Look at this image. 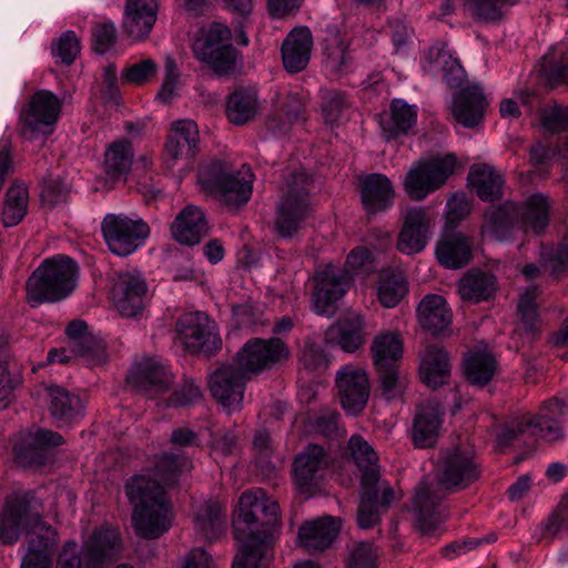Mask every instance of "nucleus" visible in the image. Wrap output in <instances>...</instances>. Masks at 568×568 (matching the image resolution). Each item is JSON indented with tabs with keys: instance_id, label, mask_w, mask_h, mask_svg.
Returning <instances> with one entry per match:
<instances>
[{
	"instance_id": "obj_35",
	"label": "nucleus",
	"mask_w": 568,
	"mask_h": 568,
	"mask_svg": "<svg viewBox=\"0 0 568 568\" xmlns=\"http://www.w3.org/2000/svg\"><path fill=\"white\" fill-rule=\"evenodd\" d=\"M394 195L392 182L385 175L374 173L361 179V199L367 213L375 214L389 209Z\"/></svg>"
},
{
	"instance_id": "obj_37",
	"label": "nucleus",
	"mask_w": 568,
	"mask_h": 568,
	"mask_svg": "<svg viewBox=\"0 0 568 568\" xmlns=\"http://www.w3.org/2000/svg\"><path fill=\"white\" fill-rule=\"evenodd\" d=\"M450 361L447 352L437 346L429 345L420 358L419 374L422 381L432 388L446 384L450 377Z\"/></svg>"
},
{
	"instance_id": "obj_14",
	"label": "nucleus",
	"mask_w": 568,
	"mask_h": 568,
	"mask_svg": "<svg viewBox=\"0 0 568 568\" xmlns=\"http://www.w3.org/2000/svg\"><path fill=\"white\" fill-rule=\"evenodd\" d=\"M446 491L440 486L420 480L415 487L412 498L410 511L413 523L425 536H432L446 518L445 508L442 504Z\"/></svg>"
},
{
	"instance_id": "obj_4",
	"label": "nucleus",
	"mask_w": 568,
	"mask_h": 568,
	"mask_svg": "<svg viewBox=\"0 0 568 568\" xmlns=\"http://www.w3.org/2000/svg\"><path fill=\"white\" fill-rule=\"evenodd\" d=\"M254 174L247 164L234 170L229 162L213 160L200 166L197 181L201 187L230 209L248 202Z\"/></svg>"
},
{
	"instance_id": "obj_60",
	"label": "nucleus",
	"mask_w": 568,
	"mask_h": 568,
	"mask_svg": "<svg viewBox=\"0 0 568 568\" xmlns=\"http://www.w3.org/2000/svg\"><path fill=\"white\" fill-rule=\"evenodd\" d=\"M541 72L551 85L565 81L568 75V50L557 59L554 52H548L541 60Z\"/></svg>"
},
{
	"instance_id": "obj_42",
	"label": "nucleus",
	"mask_w": 568,
	"mask_h": 568,
	"mask_svg": "<svg viewBox=\"0 0 568 568\" xmlns=\"http://www.w3.org/2000/svg\"><path fill=\"white\" fill-rule=\"evenodd\" d=\"M495 291V275L480 270L467 272L458 282V293L462 300L471 303H480L489 300Z\"/></svg>"
},
{
	"instance_id": "obj_15",
	"label": "nucleus",
	"mask_w": 568,
	"mask_h": 568,
	"mask_svg": "<svg viewBox=\"0 0 568 568\" xmlns=\"http://www.w3.org/2000/svg\"><path fill=\"white\" fill-rule=\"evenodd\" d=\"M248 379L250 377L231 361L211 373L209 388L216 402L232 413L242 408Z\"/></svg>"
},
{
	"instance_id": "obj_1",
	"label": "nucleus",
	"mask_w": 568,
	"mask_h": 568,
	"mask_svg": "<svg viewBox=\"0 0 568 568\" xmlns=\"http://www.w3.org/2000/svg\"><path fill=\"white\" fill-rule=\"evenodd\" d=\"M280 521V506L262 489L244 491L234 519V537L242 545L232 568H261Z\"/></svg>"
},
{
	"instance_id": "obj_53",
	"label": "nucleus",
	"mask_w": 568,
	"mask_h": 568,
	"mask_svg": "<svg viewBox=\"0 0 568 568\" xmlns=\"http://www.w3.org/2000/svg\"><path fill=\"white\" fill-rule=\"evenodd\" d=\"M540 262L556 280L568 271V230L557 245L541 246Z\"/></svg>"
},
{
	"instance_id": "obj_62",
	"label": "nucleus",
	"mask_w": 568,
	"mask_h": 568,
	"mask_svg": "<svg viewBox=\"0 0 568 568\" xmlns=\"http://www.w3.org/2000/svg\"><path fill=\"white\" fill-rule=\"evenodd\" d=\"M91 33L93 50L100 54L110 51L116 42V28L111 21L94 23Z\"/></svg>"
},
{
	"instance_id": "obj_58",
	"label": "nucleus",
	"mask_w": 568,
	"mask_h": 568,
	"mask_svg": "<svg viewBox=\"0 0 568 568\" xmlns=\"http://www.w3.org/2000/svg\"><path fill=\"white\" fill-rule=\"evenodd\" d=\"M377 549L372 542L358 541L348 547L346 568H377Z\"/></svg>"
},
{
	"instance_id": "obj_30",
	"label": "nucleus",
	"mask_w": 568,
	"mask_h": 568,
	"mask_svg": "<svg viewBox=\"0 0 568 568\" xmlns=\"http://www.w3.org/2000/svg\"><path fill=\"white\" fill-rule=\"evenodd\" d=\"M326 343L339 347L346 353H354L365 342V322L358 314H351L331 325L325 333Z\"/></svg>"
},
{
	"instance_id": "obj_28",
	"label": "nucleus",
	"mask_w": 568,
	"mask_h": 568,
	"mask_svg": "<svg viewBox=\"0 0 568 568\" xmlns=\"http://www.w3.org/2000/svg\"><path fill=\"white\" fill-rule=\"evenodd\" d=\"M158 0H126L123 30L134 40L149 37L158 18Z\"/></svg>"
},
{
	"instance_id": "obj_25",
	"label": "nucleus",
	"mask_w": 568,
	"mask_h": 568,
	"mask_svg": "<svg viewBox=\"0 0 568 568\" xmlns=\"http://www.w3.org/2000/svg\"><path fill=\"white\" fill-rule=\"evenodd\" d=\"M146 283L139 274H120L112 287V301L122 316H136L144 307Z\"/></svg>"
},
{
	"instance_id": "obj_34",
	"label": "nucleus",
	"mask_w": 568,
	"mask_h": 568,
	"mask_svg": "<svg viewBox=\"0 0 568 568\" xmlns=\"http://www.w3.org/2000/svg\"><path fill=\"white\" fill-rule=\"evenodd\" d=\"M171 231L179 243L195 245L207 235L209 224L199 206L187 205L176 215Z\"/></svg>"
},
{
	"instance_id": "obj_48",
	"label": "nucleus",
	"mask_w": 568,
	"mask_h": 568,
	"mask_svg": "<svg viewBox=\"0 0 568 568\" xmlns=\"http://www.w3.org/2000/svg\"><path fill=\"white\" fill-rule=\"evenodd\" d=\"M516 204H505L491 207L485 213V222L481 227L484 236L496 241H505L509 237L516 219Z\"/></svg>"
},
{
	"instance_id": "obj_31",
	"label": "nucleus",
	"mask_w": 568,
	"mask_h": 568,
	"mask_svg": "<svg viewBox=\"0 0 568 568\" xmlns=\"http://www.w3.org/2000/svg\"><path fill=\"white\" fill-rule=\"evenodd\" d=\"M488 105L481 87L467 85L459 90L454 98L453 114L466 128H475L483 120Z\"/></svg>"
},
{
	"instance_id": "obj_22",
	"label": "nucleus",
	"mask_w": 568,
	"mask_h": 568,
	"mask_svg": "<svg viewBox=\"0 0 568 568\" xmlns=\"http://www.w3.org/2000/svg\"><path fill=\"white\" fill-rule=\"evenodd\" d=\"M314 282L315 287L312 294L314 311L318 315L333 314L334 304L345 294L349 285V276L333 265H326L316 272Z\"/></svg>"
},
{
	"instance_id": "obj_13",
	"label": "nucleus",
	"mask_w": 568,
	"mask_h": 568,
	"mask_svg": "<svg viewBox=\"0 0 568 568\" xmlns=\"http://www.w3.org/2000/svg\"><path fill=\"white\" fill-rule=\"evenodd\" d=\"M176 334L185 348L192 353L211 355L222 347L215 322L203 312L181 315L176 322Z\"/></svg>"
},
{
	"instance_id": "obj_8",
	"label": "nucleus",
	"mask_w": 568,
	"mask_h": 568,
	"mask_svg": "<svg viewBox=\"0 0 568 568\" xmlns=\"http://www.w3.org/2000/svg\"><path fill=\"white\" fill-rule=\"evenodd\" d=\"M371 353L383 394L387 399L394 398L404 386V377L399 373L403 357L400 335L396 332L378 334L372 343Z\"/></svg>"
},
{
	"instance_id": "obj_39",
	"label": "nucleus",
	"mask_w": 568,
	"mask_h": 568,
	"mask_svg": "<svg viewBox=\"0 0 568 568\" xmlns=\"http://www.w3.org/2000/svg\"><path fill=\"white\" fill-rule=\"evenodd\" d=\"M549 201L544 194H532L523 205H516V219L524 231L540 234L549 223Z\"/></svg>"
},
{
	"instance_id": "obj_41",
	"label": "nucleus",
	"mask_w": 568,
	"mask_h": 568,
	"mask_svg": "<svg viewBox=\"0 0 568 568\" xmlns=\"http://www.w3.org/2000/svg\"><path fill=\"white\" fill-rule=\"evenodd\" d=\"M50 413L61 425L75 422L83 416L84 406L78 395L71 394L63 387L50 386Z\"/></svg>"
},
{
	"instance_id": "obj_33",
	"label": "nucleus",
	"mask_w": 568,
	"mask_h": 568,
	"mask_svg": "<svg viewBox=\"0 0 568 568\" xmlns=\"http://www.w3.org/2000/svg\"><path fill=\"white\" fill-rule=\"evenodd\" d=\"M313 37L308 28H295L282 44L283 65L290 73L304 70L311 59Z\"/></svg>"
},
{
	"instance_id": "obj_61",
	"label": "nucleus",
	"mask_w": 568,
	"mask_h": 568,
	"mask_svg": "<svg viewBox=\"0 0 568 568\" xmlns=\"http://www.w3.org/2000/svg\"><path fill=\"white\" fill-rule=\"evenodd\" d=\"M69 186L61 176H48L43 180L41 189L42 205L52 209L67 200Z\"/></svg>"
},
{
	"instance_id": "obj_52",
	"label": "nucleus",
	"mask_w": 568,
	"mask_h": 568,
	"mask_svg": "<svg viewBox=\"0 0 568 568\" xmlns=\"http://www.w3.org/2000/svg\"><path fill=\"white\" fill-rule=\"evenodd\" d=\"M322 114L327 124L335 125L348 118L351 102L348 97L335 89L322 90Z\"/></svg>"
},
{
	"instance_id": "obj_36",
	"label": "nucleus",
	"mask_w": 568,
	"mask_h": 568,
	"mask_svg": "<svg viewBox=\"0 0 568 568\" xmlns=\"http://www.w3.org/2000/svg\"><path fill=\"white\" fill-rule=\"evenodd\" d=\"M199 142L196 123L190 119L178 120L171 125L165 151L173 160L191 159L196 154Z\"/></svg>"
},
{
	"instance_id": "obj_29",
	"label": "nucleus",
	"mask_w": 568,
	"mask_h": 568,
	"mask_svg": "<svg viewBox=\"0 0 568 568\" xmlns=\"http://www.w3.org/2000/svg\"><path fill=\"white\" fill-rule=\"evenodd\" d=\"M443 424V412L438 404L425 402L420 404L413 420L412 440L417 448L433 447L439 436Z\"/></svg>"
},
{
	"instance_id": "obj_27",
	"label": "nucleus",
	"mask_w": 568,
	"mask_h": 568,
	"mask_svg": "<svg viewBox=\"0 0 568 568\" xmlns=\"http://www.w3.org/2000/svg\"><path fill=\"white\" fill-rule=\"evenodd\" d=\"M348 47L349 41L342 37L338 27L327 24L323 39V54L324 67L329 73L342 75L353 70L354 58Z\"/></svg>"
},
{
	"instance_id": "obj_32",
	"label": "nucleus",
	"mask_w": 568,
	"mask_h": 568,
	"mask_svg": "<svg viewBox=\"0 0 568 568\" xmlns=\"http://www.w3.org/2000/svg\"><path fill=\"white\" fill-rule=\"evenodd\" d=\"M341 525L339 518L331 516L307 523L298 530L300 544L310 554L325 550L337 537Z\"/></svg>"
},
{
	"instance_id": "obj_43",
	"label": "nucleus",
	"mask_w": 568,
	"mask_h": 568,
	"mask_svg": "<svg viewBox=\"0 0 568 568\" xmlns=\"http://www.w3.org/2000/svg\"><path fill=\"white\" fill-rule=\"evenodd\" d=\"M196 532L206 540L217 538L225 527V511L216 500L205 501L194 510Z\"/></svg>"
},
{
	"instance_id": "obj_46",
	"label": "nucleus",
	"mask_w": 568,
	"mask_h": 568,
	"mask_svg": "<svg viewBox=\"0 0 568 568\" xmlns=\"http://www.w3.org/2000/svg\"><path fill=\"white\" fill-rule=\"evenodd\" d=\"M134 152L129 140H116L105 150L103 171L112 180H121L130 172L133 164Z\"/></svg>"
},
{
	"instance_id": "obj_11",
	"label": "nucleus",
	"mask_w": 568,
	"mask_h": 568,
	"mask_svg": "<svg viewBox=\"0 0 568 568\" xmlns=\"http://www.w3.org/2000/svg\"><path fill=\"white\" fill-rule=\"evenodd\" d=\"M101 231L109 250L119 256H128L138 250L150 234L149 225L124 214H106Z\"/></svg>"
},
{
	"instance_id": "obj_2",
	"label": "nucleus",
	"mask_w": 568,
	"mask_h": 568,
	"mask_svg": "<svg viewBox=\"0 0 568 568\" xmlns=\"http://www.w3.org/2000/svg\"><path fill=\"white\" fill-rule=\"evenodd\" d=\"M23 530L28 532L29 541L21 568H51L58 532L31 510L27 496H14L0 513V541L14 544Z\"/></svg>"
},
{
	"instance_id": "obj_38",
	"label": "nucleus",
	"mask_w": 568,
	"mask_h": 568,
	"mask_svg": "<svg viewBox=\"0 0 568 568\" xmlns=\"http://www.w3.org/2000/svg\"><path fill=\"white\" fill-rule=\"evenodd\" d=\"M420 326L432 334L443 333L452 324V312L440 295H426L417 307Z\"/></svg>"
},
{
	"instance_id": "obj_7",
	"label": "nucleus",
	"mask_w": 568,
	"mask_h": 568,
	"mask_svg": "<svg viewBox=\"0 0 568 568\" xmlns=\"http://www.w3.org/2000/svg\"><path fill=\"white\" fill-rule=\"evenodd\" d=\"M312 183L311 176L303 170L285 174L274 222L280 239H293L310 215Z\"/></svg>"
},
{
	"instance_id": "obj_16",
	"label": "nucleus",
	"mask_w": 568,
	"mask_h": 568,
	"mask_svg": "<svg viewBox=\"0 0 568 568\" xmlns=\"http://www.w3.org/2000/svg\"><path fill=\"white\" fill-rule=\"evenodd\" d=\"M288 355V347L280 338H252L241 347L232 362L251 378Z\"/></svg>"
},
{
	"instance_id": "obj_55",
	"label": "nucleus",
	"mask_w": 568,
	"mask_h": 568,
	"mask_svg": "<svg viewBox=\"0 0 568 568\" xmlns=\"http://www.w3.org/2000/svg\"><path fill=\"white\" fill-rule=\"evenodd\" d=\"M361 503L357 510V523L361 528H371L379 520L377 510L378 484L361 485Z\"/></svg>"
},
{
	"instance_id": "obj_24",
	"label": "nucleus",
	"mask_w": 568,
	"mask_h": 568,
	"mask_svg": "<svg viewBox=\"0 0 568 568\" xmlns=\"http://www.w3.org/2000/svg\"><path fill=\"white\" fill-rule=\"evenodd\" d=\"M474 239L460 231L446 229L439 236L435 254L438 263L448 270H459L473 258Z\"/></svg>"
},
{
	"instance_id": "obj_64",
	"label": "nucleus",
	"mask_w": 568,
	"mask_h": 568,
	"mask_svg": "<svg viewBox=\"0 0 568 568\" xmlns=\"http://www.w3.org/2000/svg\"><path fill=\"white\" fill-rule=\"evenodd\" d=\"M80 52V42L74 31H65L58 40L52 53L61 63L70 65Z\"/></svg>"
},
{
	"instance_id": "obj_23",
	"label": "nucleus",
	"mask_w": 568,
	"mask_h": 568,
	"mask_svg": "<svg viewBox=\"0 0 568 568\" xmlns=\"http://www.w3.org/2000/svg\"><path fill=\"white\" fill-rule=\"evenodd\" d=\"M122 549L121 532L118 528L95 529L83 544L84 568H104V565L118 557Z\"/></svg>"
},
{
	"instance_id": "obj_5",
	"label": "nucleus",
	"mask_w": 568,
	"mask_h": 568,
	"mask_svg": "<svg viewBox=\"0 0 568 568\" xmlns=\"http://www.w3.org/2000/svg\"><path fill=\"white\" fill-rule=\"evenodd\" d=\"M567 420L568 404L555 397L545 402L536 415L526 413L513 417L499 432L497 440L506 446L529 433L547 443H559L566 437L562 424Z\"/></svg>"
},
{
	"instance_id": "obj_18",
	"label": "nucleus",
	"mask_w": 568,
	"mask_h": 568,
	"mask_svg": "<svg viewBox=\"0 0 568 568\" xmlns=\"http://www.w3.org/2000/svg\"><path fill=\"white\" fill-rule=\"evenodd\" d=\"M326 454L322 446L311 444L293 462L294 483L300 494L311 497L320 488L326 469Z\"/></svg>"
},
{
	"instance_id": "obj_9",
	"label": "nucleus",
	"mask_w": 568,
	"mask_h": 568,
	"mask_svg": "<svg viewBox=\"0 0 568 568\" xmlns=\"http://www.w3.org/2000/svg\"><path fill=\"white\" fill-rule=\"evenodd\" d=\"M231 30L219 22L202 29L193 44L195 57L216 74L230 73L236 63V50L231 43Z\"/></svg>"
},
{
	"instance_id": "obj_59",
	"label": "nucleus",
	"mask_w": 568,
	"mask_h": 568,
	"mask_svg": "<svg viewBox=\"0 0 568 568\" xmlns=\"http://www.w3.org/2000/svg\"><path fill=\"white\" fill-rule=\"evenodd\" d=\"M508 0H463V8L477 20L496 21Z\"/></svg>"
},
{
	"instance_id": "obj_26",
	"label": "nucleus",
	"mask_w": 568,
	"mask_h": 568,
	"mask_svg": "<svg viewBox=\"0 0 568 568\" xmlns=\"http://www.w3.org/2000/svg\"><path fill=\"white\" fill-rule=\"evenodd\" d=\"M430 222L432 217L425 209L407 210L398 236L397 250L408 255L422 252L427 244Z\"/></svg>"
},
{
	"instance_id": "obj_40",
	"label": "nucleus",
	"mask_w": 568,
	"mask_h": 568,
	"mask_svg": "<svg viewBox=\"0 0 568 568\" xmlns=\"http://www.w3.org/2000/svg\"><path fill=\"white\" fill-rule=\"evenodd\" d=\"M258 110V95L254 88H239L227 98L226 116L235 125L252 121Z\"/></svg>"
},
{
	"instance_id": "obj_20",
	"label": "nucleus",
	"mask_w": 568,
	"mask_h": 568,
	"mask_svg": "<svg viewBox=\"0 0 568 568\" xmlns=\"http://www.w3.org/2000/svg\"><path fill=\"white\" fill-rule=\"evenodd\" d=\"M336 387L342 407L348 415H357L367 404L369 382L366 372L353 365L342 367L336 374Z\"/></svg>"
},
{
	"instance_id": "obj_50",
	"label": "nucleus",
	"mask_w": 568,
	"mask_h": 568,
	"mask_svg": "<svg viewBox=\"0 0 568 568\" xmlns=\"http://www.w3.org/2000/svg\"><path fill=\"white\" fill-rule=\"evenodd\" d=\"M29 193L26 185L13 183L6 193L2 223L6 227L18 225L27 214Z\"/></svg>"
},
{
	"instance_id": "obj_45",
	"label": "nucleus",
	"mask_w": 568,
	"mask_h": 568,
	"mask_svg": "<svg viewBox=\"0 0 568 568\" xmlns=\"http://www.w3.org/2000/svg\"><path fill=\"white\" fill-rule=\"evenodd\" d=\"M351 456L362 471L361 485H375L379 480L378 456L373 447L361 436L348 440Z\"/></svg>"
},
{
	"instance_id": "obj_19",
	"label": "nucleus",
	"mask_w": 568,
	"mask_h": 568,
	"mask_svg": "<svg viewBox=\"0 0 568 568\" xmlns=\"http://www.w3.org/2000/svg\"><path fill=\"white\" fill-rule=\"evenodd\" d=\"M126 381L138 392L153 396L169 389L173 374L160 357H143L130 369Z\"/></svg>"
},
{
	"instance_id": "obj_49",
	"label": "nucleus",
	"mask_w": 568,
	"mask_h": 568,
	"mask_svg": "<svg viewBox=\"0 0 568 568\" xmlns=\"http://www.w3.org/2000/svg\"><path fill=\"white\" fill-rule=\"evenodd\" d=\"M497 361L487 352H471L465 358L464 372L471 385H487L496 373Z\"/></svg>"
},
{
	"instance_id": "obj_6",
	"label": "nucleus",
	"mask_w": 568,
	"mask_h": 568,
	"mask_svg": "<svg viewBox=\"0 0 568 568\" xmlns=\"http://www.w3.org/2000/svg\"><path fill=\"white\" fill-rule=\"evenodd\" d=\"M77 276L78 265L70 257L57 255L44 260L27 282L29 304L37 307L65 298L74 290Z\"/></svg>"
},
{
	"instance_id": "obj_56",
	"label": "nucleus",
	"mask_w": 568,
	"mask_h": 568,
	"mask_svg": "<svg viewBox=\"0 0 568 568\" xmlns=\"http://www.w3.org/2000/svg\"><path fill=\"white\" fill-rule=\"evenodd\" d=\"M539 294L537 286H528L519 296L517 311L527 332H535L538 327L539 316L535 301Z\"/></svg>"
},
{
	"instance_id": "obj_44",
	"label": "nucleus",
	"mask_w": 568,
	"mask_h": 568,
	"mask_svg": "<svg viewBox=\"0 0 568 568\" xmlns=\"http://www.w3.org/2000/svg\"><path fill=\"white\" fill-rule=\"evenodd\" d=\"M417 110L404 100L395 99L390 103L389 115L381 120L383 133L387 140L407 134L416 124Z\"/></svg>"
},
{
	"instance_id": "obj_10",
	"label": "nucleus",
	"mask_w": 568,
	"mask_h": 568,
	"mask_svg": "<svg viewBox=\"0 0 568 568\" xmlns=\"http://www.w3.org/2000/svg\"><path fill=\"white\" fill-rule=\"evenodd\" d=\"M457 161L453 154L422 160L406 174L404 187L414 201H423L440 189L454 173Z\"/></svg>"
},
{
	"instance_id": "obj_51",
	"label": "nucleus",
	"mask_w": 568,
	"mask_h": 568,
	"mask_svg": "<svg viewBox=\"0 0 568 568\" xmlns=\"http://www.w3.org/2000/svg\"><path fill=\"white\" fill-rule=\"evenodd\" d=\"M407 293V283L400 272L384 271L379 277L377 296L384 307H395Z\"/></svg>"
},
{
	"instance_id": "obj_21",
	"label": "nucleus",
	"mask_w": 568,
	"mask_h": 568,
	"mask_svg": "<svg viewBox=\"0 0 568 568\" xmlns=\"http://www.w3.org/2000/svg\"><path fill=\"white\" fill-rule=\"evenodd\" d=\"M63 438L60 434L39 428L34 433L20 434L13 443L17 464L22 467L42 466L47 462V449L60 446Z\"/></svg>"
},
{
	"instance_id": "obj_3",
	"label": "nucleus",
	"mask_w": 568,
	"mask_h": 568,
	"mask_svg": "<svg viewBox=\"0 0 568 568\" xmlns=\"http://www.w3.org/2000/svg\"><path fill=\"white\" fill-rule=\"evenodd\" d=\"M125 494L133 506L132 526L144 539H156L172 526L171 504L163 485L150 475H136L125 485Z\"/></svg>"
},
{
	"instance_id": "obj_57",
	"label": "nucleus",
	"mask_w": 568,
	"mask_h": 568,
	"mask_svg": "<svg viewBox=\"0 0 568 568\" xmlns=\"http://www.w3.org/2000/svg\"><path fill=\"white\" fill-rule=\"evenodd\" d=\"M544 538L550 540L568 532V493L562 496L555 510L541 523Z\"/></svg>"
},
{
	"instance_id": "obj_12",
	"label": "nucleus",
	"mask_w": 568,
	"mask_h": 568,
	"mask_svg": "<svg viewBox=\"0 0 568 568\" xmlns=\"http://www.w3.org/2000/svg\"><path fill=\"white\" fill-rule=\"evenodd\" d=\"M480 464L473 449L447 452L437 467L438 486L446 493L465 489L480 477Z\"/></svg>"
},
{
	"instance_id": "obj_63",
	"label": "nucleus",
	"mask_w": 568,
	"mask_h": 568,
	"mask_svg": "<svg viewBox=\"0 0 568 568\" xmlns=\"http://www.w3.org/2000/svg\"><path fill=\"white\" fill-rule=\"evenodd\" d=\"M90 342L83 341L71 354L83 358L90 365H100L106 362V345L93 334H90Z\"/></svg>"
},
{
	"instance_id": "obj_17",
	"label": "nucleus",
	"mask_w": 568,
	"mask_h": 568,
	"mask_svg": "<svg viewBox=\"0 0 568 568\" xmlns=\"http://www.w3.org/2000/svg\"><path fill=\"white\" fill-rule=\"evenodd\" d=\"M62 103L49 90H39L30 99L28 106L21 113L23 125L33 138L49 135L59 119Z\"/></svg>"
},
{
	"instance_id": "obj_54",
	"label": "nucleus",
	"mask_w": 568,
	"mask_h": 568,
	"mask_svg": "<svg viewBox=\"0 0 568 568\" xmlns=\"http://www.w3.org/2000/svg\"><path fill=\"white\" fill-rule=\"evenodd\" d=\"M192 469V462L182 456L163 454L159 457L155 466V477H159L163 485L171 486L178 483L181 475Z\"/></svg>"
},
{
	"instance_id": "obj_47",
	"label": "nucleus",
	"mask_w": 568,
	"mask_h": 568,
	"mask_svg": "<svg viewBox=\"0 0 568 568\" xmlns=\"http://www.w3.org/2000/svg\"><path fill=\"white\" fill-rule=\"evenodd\" d=\"M468 182L483 201L497 200L503 195L504 179L490 165H474Z\"/></svg>"
}]
</instances>
